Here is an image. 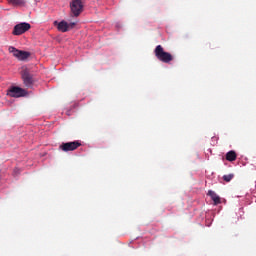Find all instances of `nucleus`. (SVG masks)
<instances>
[{
    "label": "nucleus",
    "mask_w": 256,
    "mask_h": 256,
    "mask_svg": "<svg viewBox=\"0 0 256 256\" xmlns=\"http://www.w3.org/2000/svg\"><path fill=\"white\" fill-rule=\"evenodd\" d=\"M154 55L157 60L161 61L162 63H171V61H173V55H171L169 52H166L161 45L156 46Z\"/></svg>",
    "instance_id": "nucleus-1"
},
{
    "label": "nucleus",
    "mask_w": 256,
    "mask_h": 256,
    "mask_svg": "<svg viewBox=\"0 0 256 256\" xmlns=\"http://www.w3.org/2000/svg\"><path fill=\"white\" fill-rule=\"evenodd\" d=\"M79 147H81V142L76 140L73 142H63L59 146V149L60 151H64V153H69V151H75L76 149H79Z\"/></svg>",
    "instance_id": "nucleus-2"
},
{
    "label": "nucleus",
    "mask_w": 256,
    "mask_h": 256,
    "mask_svg": "<svg viewBox=\"0 0 256 256\" xmlns=\"http://www.w3.org/2000/svg\"><path fill=\"white\" fill-rule=\"evenodd\" d=\"M70 9L74 17H79L81 13H83V1L72 0L70 3Z\"/></svg>",
    "instance_id": "nucleus-3"
},
{
    "label": "nucleus",
    "mask_w": 256,
    "mask_h": 256,
    "mask_svg": "<svg viewBox=\"0 0 256 256\" xmlns=\"http://www.w3.org/2000/svg\"><path fill=\"white\" fill-rule=\"evenodd\" d=\"M31 29V24L27 22H22L14 26L13 35H23V33H27Z\"/></svg>",
    "instance_id": "nucleus-4"
},
{
    "label": "nucleus",
    "mask_w": 256,
    "mask_h": 256,
    "mask_svg": "<svg viewBox=\"0 0 256 256\" xmlns=\"http://www.w3.org/2000/svg\"><path fill=\"white\" fill-rule=\"evenodd\" d=\"M55 27H57V30L61 33H67V31H70V29H73L75 27V22L67 23L65 20L59 22H55Z\"/></svg>",
    "instance_id": "nucleus-5"
},
{
    "label": "nucleus",
    "mask_w": 256,
    "mask_h": 256,
    "mask_svg": "<svg viewBox=\"0 0 256 256\" xmlns=\"http://www.w3.org/2000/svg\"><path fill=\"white\" fill-rule=\"evenodd\" d=\"M25 90L23 88H19L17 86H12L8 92H7V95L9 97H15V98H18V97H25Z\"/></svg>",
    "instance_id": "nucleus-6"
},
{
    "label": "nucleus",
    "mask_w": 256,
    "mask_h": 256,
    "mask_svg": "<svg viewBox=\"0 0 256 256\" xmlns=\"http://www.w3.org/2000/svg\"><path fill=\"white\" fill-rule=\"evenodd\" d=\"M22 79L26 87H32L33 85V74L29 72V69L23 68L22 70Z\"/></svg>",
    "instance_id": "nucleus-7"
},
{
    "label": "nucleus",
    "mask_w": 256,
    "mask_h": 256,
    "mask_svg": "<svg viewBox=\"0 0 256 256\" xmlns=\"http://www.w3.org/2000/svg\"><path fill=\"white\" fill-rule=\"evenodd\" d=\"M9 51H10V53H12L14 55V57H17L21 61H25V59L29 58V52L18 50L17 48H15L13 46L9 47Z\"/></svg>",
    "instance_id": "nucleus-8"
},
{
    "label": "nucleus",
    "mask_w": 256,
    "mask_h": 256,
    "mask_svg": "<svg viewBox=\"0 0 256 256\" xmlns=\"http://www.w3.org/2000/svg\"><path fill=\"white\" fill-rule=\"evenodd\" d=\"M207 195L213 200L214 205H219V203H221V197H219L215 191L209 190Z\"/></svg>",
    "instance_id": "nucleus-9"
},
{
    "label": "nucleus",
    "mask_w": 256,
    "mask_h": 256,
    "mask_svg": "<svg viewBox=\"0 0 256 256\" xmlns=\"http://www.w3.org/2000/svg\"><path fill=\"white\" fill-rule=\"evenodd\" d=\"M8 3L13 5V7H25L27 5L25 0H8Z\"/></svg>",
    "instance_id": "nucleus-10"
},
{
    "label": "nucleus",
    "mask_w": 256,
    "mask_h": 256,
    "mask_svg": "<svg viewBox=\"0 0 256 256\" xmlns=\"http://www.w3.org/2000/svg\"><path fill=\"white\" fill-rule=\"evenodd\" d=\"M225 159L226 161L230 162L237 161V152H235L234 150L227 152Z\"/></svg>",
    "instance_id": "nucleus-11"
},
{
    "label": "nucleus",
    "mask_w": 256,
    "mask_h": 256,
    "mask_svg": "<svg viewBox=\"0 0 256 256\" xmlns=\"http://www.w3.org/2000/svg\"><path fill=\"white\" fill-rule=\"evenodd\" d=\"M233 177H235L234 174H228L225 176V181L226 183H229V181H231V179H233Z\"/></svg>",
    "instance_id": "nucleus-12"
}]
</instances>
